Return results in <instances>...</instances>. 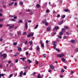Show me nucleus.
Returning a JSON list of instances; mask_svg holds the SVG:
<instances>
[{"mask_svg":"<svg viewBox=\"0 0 78 78\" xmlns=\"http://www.w3.org/2000/svg\"><path fill=\"white\" fill-rule=\"evenodd\" d=\"M2 56H3V58L5 59L7 57V55L6 54H3L0 55L1 57H2Z\"/></svg>","mask_w":78,"mask_h":78,"instance_id":"nucleus-1","label":"nucleus"},{"mask_svg":"<svg viewBox=\"0 0 78 78\" xmlns=\"http://www.w3.org/2000/svg\"><path fill=\"white\" fill-rule=\"evenodd\" d=\"M65 55L63 53H62L60 54H59L57 55L58 57V58H62V57H63V56H64Z\"/></svg>","mask_w":78,"mask_h":78,"instance_id":"nucleus-2","label":"nucleus"},{"mask_svg":"<svg viewBox=\"0 0 78 78\" xmlns=\"http://www.w3.org/2000/svg\"><path fill=\"white\" fill-rule=\"evenodd\" d=\"M59 28V27L58 26H55V27L54 29H53V31H55V30H57Z\"/></svg>","mask_w":78,"mask_h":78,"instance_id":"nucleus-3","label":"nucleus"},{"mask_svg":"<svg viewBox=\"0 0 78 78\" xmlns=\"http://www.w3.org/2000/svg\"><path fill=\"white\" fill-rule=\"evenodd\" d=\"M50 68H51L52 70H53V69H54L55 68V66H53V65H50Z\"/></svg>","mask_w":78,"mask_h":78,"instance_id":"nucleus-4","label":"nucleus"},{"mask_svg":"<svg viewBox=\"0 0 78 78\" xmlns=\"http://www.w3.org/2000/svg\"><path fill=\"white\" fill-rule=\"evenodd\" d=\"M36 49L37 50V51H40V48H39V46H37Z\"/></svg>","mask_w":78,"mask_h":78,"instance_id":"nucleus-5","label":"nucleus"},{"mask_svg":"<svg viewBox=\"0 0 78 78\" xmlns=\"http://www.w3.org/2000/svg\"><path fill=\"white\" fill-rule=\"evenodd\" d=\"M25 27L26 29H28V23L27 22L25 23Z\"/></svg>","mask_w":78,"mask_h":78,"instance_id":"nucleus-6","label":"nucleus"},{"mask_svg":"<svg viewBox=\"0 0 78 78\" xmlns=\"http://www.w3.org/2000/svg\"><path fill=\"white\" fill-rule=\"evenodd\" d=\"M14 27V25H12V26L11 25L9 27V29H12V28H13Z\"/></svg>","mask_w":78,"mask_h":78,"instance_id":"nucleus-7","label":"nucleus"},{"mask_svg":"<svg viewBox=\"0 0 78 78\" xmlns=\"http://www.w3.org/2000/svg\"><path fill=\"white\" fill-rule=\"evenodd\" d=\"M62 32L63 33H65L66 32V29H65L64 28H63L62 30Z\"/></svg>","mask_w":78,"mask_h":78,"instance_id":"nucleus-8","label":"nucleus"},{"mask_svg":"<svg viewBox=\"0 0 78 78\" xmlns=\"http://www.w3.org/2000/svg\"><path fill=\"white\" fill-rule=\"evenodd\" d=\"M20 75H19V76L20 77H21L22 76V75H23V72L21 71L20 73Z\"/></svg>","mask_w":78,"mask_h":78,"instance_id":"nucleus-9","label":"nucleus"},{"mask_svg":"<svg viewBox=\"0 0 78 78\" xmlns=\"http://www.w3.org/2000/svg\"><path fill=\"white\" fill-rule=\"evenodd\" d=\"M64 11H65V12H70V10H69V9H65L64 10Z\"/></svg>","mask_w":78,"mask_h":78,"instance_id":"nucleus-10","label":"nucleus"},{"mask_svg":"<svg viewBox=\"0 0 78 78\" xmlns=\"http://www.w3.org/2000/svg\"><path fill=\"white\" fill-rule=\"evenodd\" d=\"M62 23H63V21H61L59 22L58 23V25H61V24H62Z\"/></svg>","mask_w":78,"mask_h":78,"instance_id":"nucleus-11","label":"nucleus"},{"mask_svg":"<svg viewBox=\"0 0 78 78\" xmlns=\"http://www.w3.org/2000/svg\"><path fill=\"white\" fill-rule=\"evenodd\" d=\"M37 78H41V74H40V73H39L37 75Z\"/></svg>","mask_w":78,"mask_h":78,"instance_id":"nucleus-12","label":"nucleus"},{"mask_svg":"<svg viewBox=\"0 0 78 78\" xmlns=\"http://www.w3.org/2000/svg\"><path fill=\"white\" fill-rule=\"evenodd\" d=\"M71 42L72 43H73V44H75V41L73 40H71Z\"/></svg>","mask_w":78,"mask_h":78,"instance_id":"nucleus-13","label":"nucleus"},{"mask_svg":"<svg viewBox=\"0 0 78 78\" xmlns=\"http://www.w3.org/2000/svg\"><path fill=\"white\" fill-rule=\"evenodd\" d=\"M65 17H66V15H64L62 16L61 18L62 19H64L65 18Z\"/></svg>","mask_w":78,"mask_h":78,"instance_id":"nucleus-14","label":"nucleus"},{"mask_svg":"<svg viewBox=\"0 0 78 78\" xmlns=\"http://www.w3.org/2000/svg\"><path fill=\"white\" fill-rule=\"evenodd\" d=\"M29 44L30 45H32V44H33V41H29Z\"/></svg>","mask_w":78,"mask_h":78,"instance_id":"nucleus-15","label":"nucleus"},{"mask_svg":"<svg viewBox=\"0 0 78 78\" xmlns=\"http://www.w3.org/2000/svg\"><path fill=\"white\" fill-rule=\"evenodd\" d=\"M36 7L37 8H39L40 7V5L39 4L37 5Z\"/></svg>","mask_w":78,"mask_h":78,"instance_id":"nucleus-16","label":"nucleus"},{"mask_svg":"<svg viewBox=\"0 0 78 78\" xmlns=\"http://www.w3.org/2000/svg\"><path fill=\"white\" fill-rule=\"evenodd\" d=\"M14 3V2L9 4V6H11Z\"/></svg>","mask_w":78,"mask_h":78,"instance_id":"nucleus-17","label":"nucleus"},{"mask_svg":"<svg viewBox=\"0 0 78 78\" xmlns=\"http://www.w3.org/2000/svg\"><path fill=\"white\" fill-rule=\"evenodd\" d=\"M31 33H30L27 36V37H31Z\"/></svg>","mask_w":78,"mask_h":78,"instance_id":"nucleus-18","label":"nucleus"},{"mask_svg":"<svg viewBox=\"0 0 78 78\" xmlns=\"http://www.w3.org/2000/svg\"><path fill=\"white\" fill-rule=\"evenodd\" d=\"M20 59H22V60L23 61H24V60L25 59V58H20Z\"/></svg>","mask_w":78,"mask_h":78,"instance_id":"nucleus-19","label":"nucleus"},{"mask_svg":"<svg viewBox=\"0 0 78 78\" xmlns=\"http://www.w3.org/2000/svg\"><path fill=\"white\" fill-rule=\"evenodd\" d=\"M50 27H48V28H47V30L48 31H49L50 30Z\"/></svg>","mask_w":78,"mask_h":78,"instance_id":"nucleus-20","label":"nucleus"},{"mask_svg":"<svg viewBox=\"0 0 78 78\" xmlns=\"http://www.w3.org/2000/svg\"><path fill=\"white\" fill-rule=\"evenodd\" d=\"M61 60L62 61H63V62H64L66 61V60L64 58H62Z\"/></svg>","mask_w":78,"mask_h":78,"instance_id":"nucleus-21","label":"nucleus"},{"mask_svg":"<svg viewBox=\"0 0 78 78\" xmlns=\"http://www.w3.org/2000/svg\"><path fill=\"white\" fill-rule=\"evenodd\" d=\"M46 43L47 45H48V41L46 40Z\"/></svg>","mask_w":78,"mask_h":78,"instance_id":"nucleus-22","label":"nucleus"},{"mask_svg":"<svg viewBox=\"0 0 78 78\" xmlns=\"http://www.w3.org/2000/svg\"><path fill=\"white\" fill-rule=\"evenodd\" d=\"M63 34V32H62V31L61 32H60L59 33V34L60 36H62V35Z\"/></svg>","mask_w":78,"mask_h":78,"instance_id":"nucleus-23","label":"nucleus"},{"mask_svg":"<svg viewBox=\"0 0 78 78\" xmlns=\"http://www.w3.org/2000/svg\"><path fill=\"white\" fill-rule=\"evenodd\" d=\"M5 75V74H0V76L1 77V76H4Z\"/></svg>","mask_w":78,"mask_h":78,"instance_id":"nucleus-24","label":"nucleus"},{"mask_svg":"<svg viewBox=\"0 0 78 78\" xmlns=\"http://www.w3.org/2000/svg\"><path fill=\"white\" fill-rule=\"evenodd\" d=\"M64 28H66V29H67V30H68V29H69V27L67 26H65Z\"/></svg>","mask_w":78,"mask_h":78,"instance_id":"nucleus-25","label":"nucleus"},{"mask_svg":"<svg viewBox=\"0 0 78 78\" xmlns=\"http://www.w3.org/2000/svg\"><path fill=\"white\" fill-rule=\"evenodd\" d=\"M21 34V32L19 31L18 32V35H20Z\"/></svg>","mask_w":78,"mask_h":78,"instance_id":"nucleus-26","label":"nucleus"},{"mask_svg":"<svg viewBox=\"0 0 78 78\" xmlns=\"http://www.w3.org/2000/svg\"><path fill=\"white\" fill-rule=\"evenodd\" d=\"M18 51H21L22 50V48H19L18 49Z\"/></svg>","mask_w":78,"mask_h":78,"instance_id":"nucleus-27","label":"nucleus"},{"mask_svg":"<svg viewBox=\"0 0 78 78\" xmlns=\"http://www.w3.org/2000/svg\"><path fill=\"white\" fill-rule=\"evenodd\" d=\"M14 45H16L17 44V42H16V43H14L13 44Z\"/></svg>","mask_w":78,"mask_h":78,"instance_id":"nucleus-28","label":"nucleus"},{"mask_svg":"<svg viewBox=\"0 0 78 78\" xmlns=\"http://www.w3.org/2000/svg\"><path fill=\"white\" fill-rule=\"evenodd\" d=\"M53 44H57V42L56 41H54L53 42Z\"/></svg>","mask_w":78,"mask_h":78,"instance_id":"nucleus-29","label":"nucleus"},{"mask_svg":"<svg viewBox=\"0 0 78 78\" xmlns=\"http://www.w3.org/2000/svg\"><path fill=\"white\" fill-rule=\"evenodd\" d=\"M41 46L42 47H44V44H41Z\"/></svg>","mask_w":78,"mask_h":78,"instance_id":"nucleus-30","label":"nucleus"},{"mask_svg":"<svg viewBox=\"0 0 78 78\" xmlns=\"http://www.w3.org/2000/svg\"><path fill=\"white\" fill-rule=\"evenodd\" d=\"M28 62H29V63H31V61L30 60V59H28Z\"/></svg>","mask_w":78,"mask_h":78,"instance_id":"nucleus-31","label":"nucleus"},{"mask_svg":"<svg viewBox=\"0 0 78 78\" xmlns=\"http://www.w3.org/2000/svg\"><path fill=\"white\" fill-rule=\"evenodd\" d=\"M23 68H24V69H28V67L27 66H26V67H24Z\"/></svg>","mask_w":78,"mask_h":78,"instance_id":"nucleus-32","label":"nucleus"},{"mask_svg":"<svg viewBox=\"0 0 78 78\" xmlns=\"http://www.w3.org/2000/svg\"><path fill=\"white\" fill-rule=\"evenodd\" d=\"M20 5H22L23 4V2H20Z\"/></svg>","mask_w":78,"mask_h":78,"instance_id":"nucleus-33","label":"nucleus"},{"mask_svg":"<svg viewBox=\"0 0 78 78\" xmlns=\"http://www.w3.org/2000/svg\"><path fill=\"white\" fill-rule=\"evenodd\" d=\"M23 35H27V32H24L23 33Z\"/></svg>","mask_w":78,"mask_h":78,"instance_id":"nucleus-34","label":"nucleus"},{"mask_svg":"<svg viewBox=\"0 0 78 78\" xmlns=\"http://www.w3.org/2000/svg\"><path fill=\"white\" fill-rule=\"evenodd\" d=\"M37 27H38V25H37L36 26H35V27L34 28V29H36V28H37Z\"/></svg>","mask_w":78,"mask_h":78,"instance_id":"nucleus-35","label":"nucleus"},{"mask_svg":"<svg viewBox=\"0 0 78 78\" xmlns=\"http://www.w3.org/2000/svg\"><path fill=\"white\" fill-rule=\"evenodd\" d=\"M65 71L63 69H62L61 70V72L64 73V72H65Z\"/></svg>","mask_w":78,"mask_h":78,"instance_id":"nucleus-36","label":"nucleus"},{"mask_svg":"<svg viewBox=\"0 0 78 78\" xmlns=\"http://www.w3.org/2000/svg\"><path fill=\"white\" fill-rule=\"evenodd\" d=\"M56 50L57 51H58V52H59V51H60V50H59V49H58L56 48Z\"/></svg>","mask_w":78,"mask_h":78,"instance_id":"nucleus-37","label":"nucleus"},{"mask_svg":"<svg viewBox=\"0 0 78 78\" xmlns=\"http://www.w3.org/2000/svg\"><path fill=\"white\" fill-rule=\"evenodd\" d=\"M43 56L44 58H46V55L44 54L43 55Z\"/></svg>","mask_w":78,"mask_h":78,"instance_id":"nucleus-38","label":"nucleus"},{"mask_svg":"<svg viewBox=\"0 0 78 78\" xmlns=\"http://www.w3.org/2000/svg\"><path fill=\"white\" fill-rule=\"evenodd\" d=\"M27 12H30V11H31V10L30 9H28L26 10Z\"/></svg>","mask_w":78,"mask_h":78,"instance_id":"nucleus-39","label":"nucleus"},{"mask_svg":"<svg viewBox=\"0 0 78 78\" xmlns=\"http://www.w3.org/2000/svg\"><path fill=\"white\" fill-rule=\"evenodd\" d=\"M2 21H3V19H0V22H2Z\"/></svg>","mask_w":78,"mask_h":78,"instance_id":"nucleus-40","label":"nucleus"},{"mask_svg":"<svg viewBox=\"0 0 78 78\" xmlns=\"http://www.w3.org/2000/svg\"><path fill=\"white\" fill-rule=\"evenodd\" d=\"M45 22H46V21L44 20L42 22V23H43L44 24V23H45Z\"/></svg>","mask_w":78,"mask_h":78,"instance_id":"nucleus-41","label":"nucleus"},{"mask_svg":"<svg viewBox=\"0 0 78 78\" xmlns=\"http://www.w3.org/2000/svg\"><path fill=\"white\" fill-rule=\"evenodd\" d=\"M18 61L19 60H18V59H16V60H15V62L16 63H17V62H18Z\"/></svg>","mask_w":78,"mask_h":78,"instance_id":"nucleus-42","label":"nucleus"},{"mask_svg":"<svg viewBox=\"0 0 78 78\" xmlns=\"http://www.w3.org/2000/svg\"><path fill=\"white\" fill-rule=\"evenodd\" d=\"M2 5H3V4H5V1L4 2H2Z\"/></svg>","mask_w":78,"mask_h":78,"instance_id":"nucleus-43","label":"nucleus"},{"mask_svg":"<svg viewBox=\"0 0 78 78\" xmlns=\"http://www.w3.org/2000/svg\"><path fill=\"white\" fill-rule=\"evenodd\" d=\"M11 24H7V27H10V26H11Z\"/></svg>","mask_w":78,"mask_h":78,"instance_id":"nucleus-44","label":"nucleus"},{"mask_svg":"<svg viewBox=\"0 0 78 78\" xmlns=\"http://www.w3.org/2000/svg\"><path fill=\"white\" fill-rule=\"evenodd\" d=\"M19 22L20 23H22V20H20L19 21Z\"/></svg>","mask_w":78,"mask_h":78,"instance_id":"nucleus-45","label":"nucleus"},{"mask_svg":"<svg viewBox=\"0 0 78 78\" xmlns=\"http://www.w3.org/2000/svg\"><path fill=\"white\" fill-rule=\"evenodd\" d=\"M11 20H12V21H14V22H16V20L14 19H12Z\"/></svg>","mask_w":78,"mask_h":78,"instance_id":"nucleus-46","label":"nucleus"},{"mask_svg":"<svg viewBox=\"0 0 78 78\" xmlns=\"http://www.w3.org/2000/svg\"><path fill=\"white\" fill-rule=\"evenodd\" d=\"M73 73H74V71H72L71 72V74H73Z\"/></svg>","mask_w":78,"mask_h":78,"instance_id":"nucleus-47","label":"nucleus"},{"mask_svg":"<svg viewBox=\"0 0 78 78\" xmlns=\"http://www.w3.org/2000/svg\"><path fill=\"white\" fill-rule=\"evenodd\" d=\"M27 43H28V41H26L25 43V45H27Z\"/></svg>","mask_w":78,"mask_h":78,"instance_id":"nucleus-48","label":"nucleus"},{"mask_svg":"<svg viewBox=\"0 0 78 78\" xmlns=\"http://www.w3.org/2000/svg\"><path fill=\"white\" fill-rule=\"evenodd\" d=\"M60 17V15L58 14V15H57V17L58 18V17Z\"/></svg>","mask_w":78,"mask_h":78,"instance_id":"nucleus-49","label":"nucleus"},{"mask_svg":"<svg viewBox=\"0 0 78 78\" xmlns=\"http://www.w3.org/2000/svg\"><path fill=\"white\" fill-rule=\"evenodd\" d=\"M35 63H36V64L37 65V64H38V61H37L35 62Z\"/></svg>","mask_w":78,"mask_h":78,"instance_id":"nucleus-50","label":"nucleus"},{"mask_svg":"<svg viewBox=\"0 0 78 78\" xmlns=\"http://www.w3.org/2000/svg\"><path fill=\"white\" fill-rule=\"evenodd\" d=\"M58 37V38H60V39H61V38H62V37H61V36H59Z\"/></svg>","mask_w":78,"mask_h":78,"instance_id":"nucleus-51","label":"nucleus"},{"mask_svg":"<svg viewBox=\"0 0 78 78\" xmlns=\"http://www.w3.org/2000/svg\"><path fill=\"white\" fill-rule=\"evenodd\" d=\"M26 55L27 56L28 55V52H27L26 53Z\"/></svg>","mask_w":78,"mask_h":78,"instance_id":"nucleus-52","label":"nucleus"},{"mask_svg":"<svg viewBox=\"0 0 78 78\" xmlns=\"http://www.w3.org/2000/svg\"><path fill=\"white\" fill-rule=\"evenodd\" d=\"M12 74H10L9 76V77L11 78V77H12Z\"/></svg>","mask_w":78,"mask_h":78,"instance_id":"nucleus-53","label":"nucleus"},{"mask_svg":"<svg viewBox=\"0 0 78 78\" xmlns=\"http://www.w3.org/2000/svg\"><path fill=\"white\" fill-rule=\"evenodd\" d=\"M46 12L48 13V12H49V10H48V9L46 11Z\"/></svg>","mask_w":78,"mask_h":78,"instance_id":"nucleus-54","label":"nucleus"},{"mask_svg":"<svg viewBox=\"0 0 78 78\" xmlns=\"http://www.w3.org/2000/svg\"><path fill=\"white\" fill-rule=\"evenodd\" d=\"M28 23H31V20H30L28 21Z\"/></svg>","mask_w":78,"mask_h":78,"instance_id":"nucleus-55","label":"nucleus"},{"mask_svg":"<svg viewBox=\"0 0 78 78\" xmlns=\"http://www.w3.org/2000/svg\"><path fill=\"white\" fill-rule=\"evenodd\" d=\"M66 35H69V33L68 32H66Z\"/></svg>","mask_w":78,"mask_h":78,"instance_id":"nucleus-56","label":"nucleus"},{"mask_svg":"<svg viewBox=\"0 0 78 78\" xmlns=\"http://www.w3.org/2000/svg\"><path fill=\"white\" fill-rule=\"evenodd\" d=\"M45 25H46V26H47V25H48V23H45Z\"/></svg>","mask_w":78,"mask_h":78,"instance_id":"nucleus-57","label":"nucleus"},{"mask_svg":"<svg viewBox=\"0 0 78 78\" xmlns=\"http://www.w3.org/2000/svg\"><path fill=\"white\" fill-rule=\"evenodd\" d=\"M30 50H33V48L32 47H31L30 48Z\"/></svg>","mask_w":78,"mask_h":78,"instance_id":"nucleus-58","label":"nucleus"},{"mask_svg":"<svg viewBox=\"0 0 78 78\" xmlns=\"http://www.w3.org/2000/svg\"><path fill=\"white\" fill-rule=\"evenodd\" d=\"M76 51H78V48L76 49Z\"/></svg>","mask_w":78,"mask_h":78,"instance_id":"nucleus-59","label":"nucleus"},{"mask_svg":"<svg viewBox=\"0 0 78 78\" xmlns=\"http://www.w3.org/2000/svg\"><path fill=\"white\" fill-rule=\"evenodd\" d=\"M41 78H43V77H44V75H41Z\"/></svg>","mask_w":78,"mask_h":78,"instance_id":"nucleus-60","label":"nucleus"},{"mask_svg":"<svg viewBox=\"0 0 78 78\" xmlns=\"http://www.w3.org/2000/svg\"><path fill=\"white\" fill-rule=\"evenodd\" d=\"M11 62V61H9L8 62L9 64H10Z\"/></svg>","mask_w":78,"mask_h":78,"instance_id":"nucleus-61","label":"nucleus"},{"mask_svg":"<svg viewBox=\"0 0 78 78\" xmlns=\"http://www.w3.org/2000/svg\"><path fill=\"white\" fill-rule=\"evenodd\" d=\"M64 39H67V36H65L64 37Z\"/></svg>","mask_w":78,"mask_h":78,"instance_id":"nucleus-62","label":"nucleus"},{"mask_svg":"<svg viewBox=\"0 0 78 78\" xmlns=\"http://www.w3.org/2000/svg\"><path fill=\"white\" fill-rule=\"evenodd\" d=\"M17 73H15V74H14V76H15V77L16 76H17Z\"/></svg>","mask_w":78,"mask_h":78,"instance_id":"nucleus-63","label":"nucleus"},{"mask_svg":"<svg viewBox=\"0 0 78 78\" xmlns=\"http://www.w3.org/2000/svg\"><path fill=\"white\" fill-rule=\"evenodd\" d=\"M54 47H56V44H54Z\"/></svg>","mask_w":78,"mask_h":78,"instance_id":"nucleus-64","label":"nucleus"}]
</instances>
